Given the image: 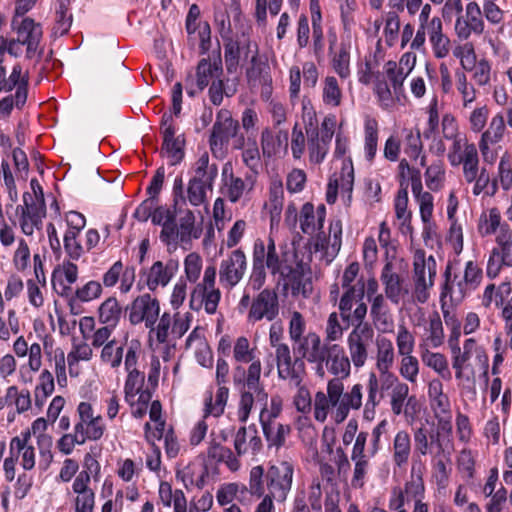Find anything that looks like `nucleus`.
Instances as JSON below:
<instances>
[{
  "label": "nucleus",
  "instance_id": "nucleus-45",
  "mask_svg": "<svg viewBox=\"0 0 512 512\" xmlns=\"http://www.w3.org/2000/svg\"><path fill=\"white\" fill-rule=\"evenodd\" d=\"M223 72L221 58L214 59L213 62L210 59L203 58L198 62L196 67V84L200 91L204 90L213 77L217 79Z\"/></svg>",
  "mask_w": 512,
  "mask_h": 512
},
{
  "label": "nucleus",
  "instance_id": "nucleus-14",
  "mask_svg": "<svg viewBox=\"0 0 512 512\" xmlns=\"http://www.w3.org/2000/svg\"><path fill=\"white\" fill-rule=\"evenodd\" d=\"M247 269V259L241 249L231 251L222 259L219 267V281L223 288L232 289L243 279Z\"/></svg>",
  "mask_w": 512,
  "mask_h": 512
},
{
  "label": "nucleus",
  "instance_id": "nucleus-25",
  "mask_svg": "<svg viewBox=\"0 0 512 512\" xmlns=\"http://www.w3.org/2000/svg\"><path fill=\"white\" fill-rule=\"evenodd\" d=\"M324 358L327 370L334 375L333 378H340L343 381L351 375V357L341 345L329 344L325 349Z\"/></svg>",
  "mask_w": 512,
  "mask_h": 512
},
{
  "label": "nucleus",
  "instance_id": "nucleus-55",
  "mask_svg": "<svg viewBox=\"0 0 512 512\" xmlns=\"http://www.w3.org/2000/svg\"><path fill=\"white\" fill-rule=\"evenodd\" d=\"M55 389V382L53 374L48 370L44 369L41 371L38 377V383L34 389V402L38 408H42Z\"/></svg>",
  "mask_w": 512,
  "mask_h": 512
},
{
  "label": "nucleus",
  "instance_id": "nucleus-22",
  "mask_svg": "<svg viewBox=\"0 0 512 512\" xmlns=\"http://www.w3.org/2000/svg\"><path fill=\"white\" fill-rule=\"evenodd\" d=\"M163 145L162 151L170 160L171 165L180 163L184 157L185 141L182 136H175L172 115L164 113L161 120Z\"/></svg>",
  "mask_w": 512,
  "mask_h": 512
},
{
  "label": "nucleus",
  "instance_id": "nucleus-5",
  "mask_svg": "<svg viewBox=\"0 0 512 512\" xmlns=\"http://www.w3.org/2000/svg\"><path fill=\"white\" fill-rule=\"evenodd\" d=\"M357 430L358 422L355 419L349 420L342 435V442L348 446L355 439L351 451L353 470L350 485L354 489H361L365 486L371 469L369 455L366 453L369 434L366 431H361L356 435Z\"/></svg>",
  "mask_w": 512,
  "mask_h": 512
},
{
  "label": "nucleus",
  "instance_id": "nucleus-43",
  "mask_svg": "<svg viewBox=\"0 0 512 512\" xmlns=\"http://www.w3.org/2000/svg\"><path fill=\"white\" fill-rule=\"evenodd\" d=\"M431 400V408L437 420V427H440L442 434H452V413L449 397L445 394Z\"/></svg>",
  "mask_w": 512,
  "mask_h": 512
},
{
  "label": "nucleus",
  "instance_id": "nucleus-36",
  "mask_svg": "<svg viewBox=\"0 0 512 512\" xmlns=\"http://www.w3.org/2000/svg\"><path fill=\"white\" fill-rule=\"evenodd\" d=\"M426 30L434 56L437 59L447 57L450 52L451 42L449 37L443 32V23L441 18L433 17Z\"/></svg>",
  "mask_w": 512,
  "mask_h": 512
},
{
  "label": "nucleus",
  "instance_id": "nucleus-44",
  "mask_svg": "<svg viewBox=\"0 0 512 512\" xmlns=\"http://www.w3.org/2000/svg\"><path fill=\"white\" fill-rule=\"evenodd\" d=\"M392 461L395 466L401 468L407 465L411 451V437L406 430H399L392 442Z\"/></svg>",
  "mask_w": 512,
  "mask_h": 512
},
{
  "label": "nucleus",
  "instance_id": "nucleus-47",
  "mask_svg": "<svg viewBox=\"0 0 512 512\" xmlns=\"http://www.w3.org/2000/svg\"><path fill=\"white\" fill-rule=\"evenodd\" d=\"M260 424L269 447L279 448L284 445L286 437L291 431L289 425L277 421L260 422Z\"/></svg>",
  "mask_w": 512,
  "mask_h": 512
},
{
  "label": "nucleus",
  "instance_id": "nucleus-54",
  "mask_svg": "<svg viewBox=\"0 0 512 512\" xmlns=\"http://www.w3.org/2000/svg\"><path fill=\"white\" fill-rule=\"evenodd\" d=\"M5 403L14 405L17 413L22 414L27 412L32 407V396L28 389H19L17 386L12 385L6 389L4 397Z\"/></svg>",
  "mask_w": 512,
  "mask_h": 512
},
{
  "label": "nucleus",
  "instance_id": "nucleus-8",
  "mask_svg": "<svg viewBox=\"0 0 512 512\" xmlns=\"http://www.w3.org/2000/svg\"><path fill=\"white\" fill-rule=\"evenodd\" d=\"M192 321V314L189 312L170 314L164 312L150 332L155 333L156 340L166 344L168 348H175L178 339L189 330Z\"/></svg>",
  "mask_w": 512,
  "mask_h": 512
},
{
  "label": "nucleus",
  "instance_id": "nucleus-19",
  "mask_svg": "<svg viewBox=\"0 0 512 512\" xmlns=\"http://www.w3.org/2000/svg\"><path fill=\"white\" fill-rule=\"evenodd\" d=\"M179 269V261L170 258L164 261H155L150 268L141 272L145 284L150 291H155L158 287H166Z\"/></svg>",
  "mask_w": 512,
  "mask_h": 512
},
{
  "label": "nucleus",
  "instance_id": "nucleus-48",
  "mask_svg": "<svg viewBox=\"0 0 512 512\" xmlns=\"http://www.w3.org/2000/svg\"><path fill=\"white\" fill-rule=\"evenodd\" d=\"M381 385L375 373H370L367 380V399L363 406V417L372 420L375 416V409L379 405L382 395L379 394Z\"/></svg>",
  "mask_w": 512,
  "mask_h": 512
},
{
  "label": "nucleus",
  "instance_id": "nucleus-64",
  "mask_svg": "<svg viewBox=\"0 0 512 512\" xmlns=\"http://www.w3.org/2000/svg\"><path fill=\"white\" fill-rule=\"evenodd\" d=\"M505 132V121L502 114L498 113L492 117L487 130H485L480 138L481 143L497 144L499 143Z\"/></svg>",
  "mask_w": 512,
  "mask_h": 512
},
{
  "label": "nucleus",
  "instance_id": "nucleus-51",
  "mask_svg": "<svg viewBox=\"0 0 512 512\" xmlns=\"http://www.w3.org/2000/svg\"><path fill=\"white\" fill-rule=\"evenodd\" d=\"M122 317V307L115 297L104 300L98 308V320L103 325L115 327Z\"/></svg>",
  "mask_w": 512,
  "mask_h": 512
},
{
  "label": "nucleus",
  "instance_id": "nucleus-35",
  "mask_svg": "<svg viewBox=\"0 0 512 512\" xmlns=\"http://www.w3.org/2000/svg\"><path fill=\"white\" fill-rule=\"evenodd\" d=\"M411 190L419 204L421 220L424 224H427L431 221L433 215L434 198L431 193L423 191L420 170H415L412 172Z\"/></svg>",
  "mask_w": 512,
  "mask_h": 512
},
{
  "label": "nucleus",
  "instance_id": "nucleus-15",
  "mask_svg": "<svg viewBox=\"0 0 512 512\" xmlns=\"http://www.w3.org/2000/svg\"><path fill=\"white\" fill-rule=\"evenodd\" d=\"M263 264L272 275L279 274L281 277H290L293 274L296 253L294 250H283L281 255L276 251L273 238L268 239L267 246L263 243Z\"/></svg>",
  "mask_w": 512,
  "mask_h": 512
},
{
  "label": "nucleus",
  "instance_id": "nucleus-34",
  "mask_svg": "<svg viewBox=\"0 0 512 512\" xmlns=\"http://www.w3.org/2000/svg\"><path fill=\"white\" fill-rule=\"evenodd\" d=\"M9 453L21 458V466L24 470H32L36 464V452L30 443V432H23L20 436L13 437L9 444Z\"/></svg>",
  "mask_w": 512,
  "mask_h": 512
},
{
  "label": "nucleus",
  "instance_id": "nucleus-46",
  "mask_svg": "<svg viewBox=\"0 0 512 512\" xmlns=\"http://www.w3.org/2000/svg\"><path fill=\"white\" fill-rule=\"evenodd\" d=\"M509 226L506 222H502L500 211L493 207L484 211L478 220V232L482 237L499 235L502 227Z\"/></svg>",
  "mask_w": 512,
  "mask_h": 512
},
{
  "label": "nucleus",
  "instance_id": "nucleus-56",
  "mask_svg": "<svg viewBox=\"0 0 512 512\" xmlns=\"http://www.w3.org/2000/svg\"><path fill=\"white\" fill-rule=\"evenodd\" d=\"M378 122L375 118L366 116L364 122V153L368 161H372L377 153Z\"/></svg>",
  "mask_w": 512,
  "mask_h": 512
},
{
  "label": "nucleus",
  "instance_id": "nucleus-58",
  "mask_svg": "<svg viewBox=\"0 0 512 512\" xmlns=\"http://www.w3.org/2000/svg\"><path fill=\"white\" fill-rule=\"evenodd\" d=\"M123 357L125 358L124 347L115 339L106 343L100 352V361L112 369L120 367Z\"/></svg>",
  "mask_w": 512,
  "mask_h": 512
},
{
  "label": "nucleus",
  "instance_id": "nucleus-59",
  "mask_svg": "<svg viewBox=\"0 0 512 512\" xmlns=\"http://www.w3.org/2000/svg\"><path fill=\"white\" fill-rule=\"evenodd\" d=\"M455 85L461 97L463 108H470L477 98V91L473 84H471L466 74L461 70L455 72Z\"/></svg>",
  "mask_w": 512,
  "mask_h": 512
},
{
  "label": "nucleus",
  "instance_id": "nucleus-49",
  "mask_svg": "<svg viewBox=\"0 0 512 512\" xmlns=\"http://www.w3.org/2000/svg\"><path fill=\"white\" fill-rule=\"evenodd\" d=\"M375 346L376 369L392 368L395 362V351L392 341L385 336H377Z\"/></svg>",
  "mask_w": 512,
  "mask_h": 512
},
{
  "label": "nucleus",
  "instance_id": "nucleus-50",
  "mask_svg": "<svg viewBox=\"0 0 512 512\" xmlns=\"http://www.w3.org/2000/svg\"><path fill=\"white\" fill-rule=\"evenodd\" d=\"M207 456L213 461L225 463L231 471H237L240 467L237 455H235L230 448L214 440L209 443Z\"/></svg>",
  "mask_w": 512,
  "mask_h": 512
},
{
  "label": "nucleus",
  "instance_id": "nucleus-27",
  "mask_svg": "<svg viewBox=\"0 0 512 512\" xmlns=\"http://www.w3.org/2000/svg\"><path fill=\"white\" fill-rule=\"evenodd\" d=\"M263 448L256 425L240 427L234 436V450L238 456L245 454L257 455Z\"/></svg>",
  "mask_w": 512,
  "mask_h": 512
},
{
  "label": "nucleus",
  "instance_id": "nucleus-40",
  "mask_svg": "<svg viewBox=\"0 0 512 512\" xmlns=\"http://www.w3.org/2000/svg\"><path fill=\"white\" fill-rule=\"evenodd\" d=\"M243 40H234L231 38H225L224 43V59H225V65L226 70L228 73L233 74L237 71L239 67V61H240V55L241 50H246V53L251 51V48L253 46V43L250 41L249 38H245V35L243 34Z\"/></svg>",
  "mask_w": 512,
  "mask_h": 512
},
{
  "label": "nucleus",
  "instance_id": "nucleus-28",
  "mask_svg": "<svg viewBox=\"0 0 512 512\" xmlns=\"http://www.w3.org/2000/svg\"><path fill=\"white\" fill-rule=\"evenodd\" d=\"M90 477L86 472H79L72 484L75 494V512H93L95 507V492L89 487Z\"/></svg>",
  "mask_w": 512,
  "mask_h": 512
},
{
  "label": "nucleus",
  "instance_id": "nucleus-42",
  "mask_svg": "<svg viewBox=\"0 0 512 512\" xmlns=\"http://www.w3.org/2000/svg\"><path fill=\"white\" fill-rule=\"evenodd\" d=\"M263 241L257 239L254 242L252 254V271L247 286L253 291L260 290L266 281V270L263 264Z\"/></svg>",
  "mask_w": 512,
  "mask_h": 512
},
{
  "label": "nucleus",
  "instance_id": "nucleus-1",
  "mask_svg": "<svg viewBox=\"0 0 512 512\" xmlns=\"http://www.w3.org/2000/svg\"><path fill=\"white\" fill-rule=\"evenodd\" d=\"M363 406V385L356 383L345 391L340 378L327 382L326 393L317 391L314 395L313 413L319 423H324L329 413L336 424L344 422L350 411L360 410Z\"/></svg>",
  "mask_w": 512,
  "mask_h": 512
},
{
  "label": "nucleus",
  "instance_id": "nucleus-38",
  "mask_svg": "<svg viewBox=\"0 0 512 512\" xmlns=\"http://www.w3.org/2000/svg\"><path fill=\"white\" fill-rule=\"evenodd\" d=\"M364 297V283L359 280L355 286H349L345 288V292L339 301L340 316L343 321L354 323L352 308L356 307L363 302Z\"/></svg>",
  "mask_w": 512,
  "mask_h": 512
},
{
  "label": "nucleus",
  "instance_id": "nucleus-30",
  "mask_svg": "<svg viewBox=\"0 0 512 512\" xmlns=\"http://www.w3.org/2000/svg\"><path fill=\"white\" fill-rule=\"evenodd\" d=\"M342 245V223L334 220L329 226V237L318 235L315 242V250L323 252V257L330 263L339 253Z\"/></svg>",
  "mask_w": 512,
  "mask_h": 512
},
{
  "label": "nucleus",
  "instance_id": "nucleus-23",
  "mask_svg": "<svg viewBox=\"0 0 512 512\" xmlns=\"http://www.w3.org/2000/svg\"><path fill=\"white\" fill-rule=\"evenodd\" d=\"M12 25L17 33V41L26 45L27 58H33L37 53L40 41L42 39V28L32 18L26 17L17 24L13 19Z\"/></svg>",
  "mask_w": 512,
  "mask_h": 512
},
{
  "label": "nucleus",
  "instance_id": "nucleus-60",
  "mask_svg": "<svg viewBox=\"0 0 512 512\" xmlns=\"http://www.w3.org/2000/svg\"><path fill=\"white\" fill-rule=\"evenodd\" d=\"M421 359L426 366L433 369L444 380H451L452 374L448 367V361L443 354L426 350L422 353Z\"/></svg>",
  "mask_w": 512,
  "mask_h": 512
},
{
  "label": "nucleus",
  "instance_id": "nucleus-11",
  "mask_svg": "<svg viewBox=\"0 0 512 512\" xmlns=\"http://www.w3.org/2000/svg\"><path fill=\"white\" fill-rule=\"evenodd\" d=\"M23 204L16 207L19 215V225L25 235H32L35 229H40L46 216V203L33 200L30 192H24Z\"/></svg>",
  "mask_w": 512,
  "mask_h": 512
},
{
  "label": "nucleus",
  "instance_id": "nucleus-21",
  "mask_svg": "<svg viewBox=\"0 0 512 512\" xmlns=\"http://www.w3.org/2000/svg\"><path fill=\"white\" fill-rule=\"evenodd\" d=\"M380 280L384 286L385 296L391 303L398 305L405 298L411 297L405 278L395 271L391 262H387L384 265Z\"/></svg>",
  "mask_w": 512,
  "mask_h": 512
},
{
  "label": "nucleus",
  "instance_id": "nucleus-32",
  "mask_svg": "<svg viewBox=\"0 0 512 512\" xmlns=\"http://www.w3.org/2000/svg\"><path fill=\"white\" fill-rule=\"evenodd\" d=\"M307 116L309 120L305 123V130L308 137L309 157L311 162L319 164L324 160L329 150V145L319 139L315 113L308 112Z\"/></svg>",
  "mask_w": 512,
  "mask_h": 512
},
{
  "label": "nucleus",
  "instance_id": "nucleus-62",
  "mask_svg": "<svg viewBox=\"0 0 512 512\" xmlns=\"http://www.w3.org/2000/svg\"><path fill=\"white\" fill-rule=\"evenodd\" d=\"M426 341L433 348L441 346L444 342V329L438 312L429 315L428 324L425 327Z\"/></svg>",
  "mask_w": 512,
  "mask_h": 512
},
{
  "label": "nucleus",
  "instance_id": "nucleus-17",
  "mask_svg": "<svg viewBox=\"0 0 512 512\" xmlns=\"http://www.w3.org/2000/svg\"><path fill=\"white\" fill-rule=\"evenodd\" d=\"M279 315L278 295L273 289H263L253 300L247 315L250 323H256L263 319L275 320Z\"/></svg>",
  "mask_w": 512,
  "mask_h": 512
},
{
  "label": "nucleus",
  "instance_id": "nucleus-13",
  "mask_svg": "<svg viewBox=\"0 0 512 512\" xmlns=\"http://www.w3.org/2000/svg\"><path fill=\"white\" fill-rule=\"evenodd\" d=\"M129 321L132 325L145 323L146 328H153L160 314L158 299L149 293L137 296L127 307Z\"/></svg>",
  "mask_w": 512,
  "mask_h": 512
},
{
  "label": "nucleus",
  "instance_id": "nucleus-63",
  "mask_svg": "<svg viewBox=\"0 0 512 512\" xmlns=\"http://www.w3.org/2000/svg\"><path fill=\"white\" fill-rule=\"evenodd\" d=\"M496 246L492 249L498 252L502 261H506V266H512V229L510 226L502 227L497 238H495Z\"/></svg>",
  "mask_w": 512,
  "mask_h": 512
},
{
  "label": "nucleus",
  "instance_id": "nucleus-7",
  "mask_svg": "<svg viewBox=\"0 0 512 512\" xmlns=\"http://www.w3.org/2000/svg\"><path fill=\"white\" fill-rule=\"evenodd\" d=\"M436 274L435 258L432 255L426 258L424 250H416L413 257V291L411 293L414 303L424 304L428 301Z\"/></svg>",
  "mask_w": 512,
  "mask_h": 512
},
{
  "label": "nucleus",
  "instance_id": "nucleus-41",
  "mask_svg": "<svg viewBox=\"0 0 512 512\" xmlns=\"http://www.w3.org/2000/svg\"><path fill=\"white\" fill-rule=\"evenodd\" d=\"M511 293L512 284L509 281L502 282L498 286L493 283L488 284L484 288L481 305L486 309L492 306L499 308L511 298Z\"/></svg>",
  "mask_w": 512,
  "mask_h": 512
},
{
  "label": "nucleus",
  "instance_id": "nucleus-37",
  "mask_svg": "<svg viewBox=\"0 0 512 512\" xmlns=\"http://www.w3.org/2000/svg\"><path fill=\"white\" fill-rule=\"evenodd\" d=\"M368 300L371 303L370 315L376 328L382 332H391L394 323L384 295H375Z\"/></svg>",
  "mask_w": 512,
  "mask_h": 512
},
{
  "label": "nucleus",
  "instance_id": "nucleus-2",
  "mask_svg": "<svg viewBox=\"0 0 512 512\" xmlns=\"http://www.w3.org/2000/svg\"><path fill=\"white\" fill-rule=\"evenodd\" d=\"M293 473V465L287 461L270 466L266 473L262 466H255L250 470L248 490L260 498L267 489L277 502H284L292 487Z\"/></svg>",
  "mask_w": 512,
  "mask_h": 512
},
{
  "label": "nucleus",
  "instance_id": "nucleus-26",
  "mask_svg": "<svg viewBox=\"0 0 512 512\" xmlns=\"http://www.w3.org/2000/svg\"><path fill=\"white\" fill-rule=\"evenodd\" d=\"M254 54L250 60V67L246 70L248 83L252 87L261 86L263 94H269L271 90L272 78L270 75V66L266 60H262L258 55V45L253 44Z\"/></svg>",
  "mask_w": 512,
  "mask_h": 512
},
{
  "label": "nucleus",
  "instance_id": "nucleus-31",
  "mask_svg": "<svg viewBox=\"0 0 512 512\" xmlns=\"http://www.w3.org/2000/svg\"><path fill=\"white\" fill-rule=\"evenodd\" d=\"M221 296V291L216 286H195L190 306L195 310L203 307L207 314L212 315L217 311Z\"/></svg>",
  "mask_w": 512,
  "mask_h": 512
},
{
  "label": "nucleus",
  "instance_id": "nucleus-3",
  "mask_svg": "<svg viewBox=\"0 0 512 512\" xmlns=\"http://www.w3.org/2000/svg\"><path fill=\"white\" fill-rule=\"evenodd\" d=\"M416 57L410 53L402 55L399 65L395 61H388L383 67V72L375 74L374 94L381 106L387 108L393 104V94L389 83L395 93H398L404 84L405 79L413 69Z\"/></svg>",
  "mask_w": 512,
  "mask_h": 512
},
{
  "label": "nucleus",
  "instance_id": "nucleus-16",
  "mask_svg": "<svg viewBox=\"0 0 512 512\" xmlns=\"http://www.w3.org/2000/svg\"><path fill=\"white\" fill-rule=\"evenodd\" d=\"M223 194L231 202L236 203L248 195L254 188L255 176L246 175L245 178L236 176L231 162H226L222 168Z\"/></svg>",
  "mask_w": 512,
  "mask_h": 512
},
{
  "label": "nucleus",
  "instance_id": "nucleus-39",
  "mask_svg": "<svg viewBox=\"0 0 512 512\" xmlns=\"http://www.w3.org/2000/svg\"><path fill=\"white\" fill-rule=\"evenodd\" d=\"M326 215V209L324 205H321L314 210V206L311 203H305L300 211V228L304 234L313 235L316 231L323 228L324 220Z\"/></svg>",
  "mask_w": 512,
  "mask_h": 512
},
{
  "label": "nucleus",
  "instance_id": "nucleus-33",
  "mask_svg": "<svg viewBox=\"0 0 512 512\" xmlns=\"http://www.w3.org/2000/svg\"><path fill=\"white\" fill-rule=\"evenodd\" d=\"M336 42V36L334 35L333 41L330 42V55H331V67L334 72L342 80H346L351 76V50L354 42L340 41L339 47L336 51H333V45Z\"/></svg>",
  "mask_w": 512,
  "mask_h": 512
},
{
  "label": "nucleus",
  "instance_id": "nucleus-61",
  "mask_svg": "<svg viewBox=\"0 0 512 512\" xmlns=\"http://www.w3.org/2000/svg\"><path fill=\"white\" fill-rule=\"evenodd\" d=\"M302 272L303 266L300 263H296V267H293V274L286 278L291 282V290L294 296L301 295L304 298H308L313 289L312 281L310 278H305Z\"/></svg>",
  "mask_w": 512,
  "mask_h": 512
},
{
  "label": "nucleus",
  "instance_id": "nucleus-29",
  "mask_svg": "<svg viewBox=\"0 0 512 512\" xmlns=\"http://www.w3.org/2000/svg\"><path fill=\"white\" fill-rule=\"evenodd\" d=\"M329 343L322 342L320 336L315 332L307 333L303 340L293 345V350L298 354L303 363L306 360L308 363L319 361L325 355V349Z\"/></svg>",
  "mask_w": 512,
  "mask_h": 512
},
{
  "label": "nucleus",
  "instance_id": "nucleus-18",
  "mask_svg": "<svg viewBox=\"0 0 512 512\" xmlns=\"http://www.w3.org/2000/svg\"><path fill=\"white\" fill-rule=\"evenodd\" d=\"M139 353L134 345L127 347L125 352L124 369L127 377L124 384L125 400L133 406V398L144 385L145 375L138 369Z\"/></svg>",
  "mask_w": 512,
  "mask_h": 512
},
{
  "label": "nucleus",
  "instance_id": "nucleus-9",
  "mask_svg": "<svg viewBox=\"0 0 512 512\" xmlns=\"http://www.w3.org/2000/svg\"><path fill=\"white\" fill-rule=\"evenodd\" d=\"M239 130V122L233 119L230 111L221 109L213 124L209 145L212 154L217 158H223L228 149L229 140L236 137Z\"/></svg>",
  "mask_w": 512,
  "mask_h": 512
},
{
  "label": "nucleus",
  "instance_id": "nucleus-57",
  "mask_svg": "<svg viewBox=\"0 0 512 512\" xmlns=\"http://www.w3.org/2000/svg\"><path fill=\"white\" fill-rule=\"evenodd\" d=\"M250 363L247 369L244 389L253 390L256 393L258 401H266L267 394L264 392V389L260 387L261 361L254 359L250 361Z\"/></svg>",
  "mask_w": 512,
  "mask_h": 512
},
{
  "label": "nucleus",
  "instance_id": "nucleus-10",
  "mask_svg": "<svg viewBox=\"0 0 512 512\" xmlns=\"http://www.w3.org/2000/svg\"><path fill=\"white\" fill-rule=\"evenodd\" d=\"M229 396L227 387L217 389L215 398L211 390H208L204 399L203 417L192 429L190 434V443L194 446L199 445L205 438L208 430L206 419L210 416L215 418L223 415Z\"/></svg>",
  "mask_w": 512,
  "mask_h": 512
},
{
  "label": "nucleus",
  "instance_id": "nucleus-24",
  "mask_svg": "<svg viewBox=\"0 0 512 512\" xmlns=\"http://www.w3.org/2000/svg\"><path fill=\"white\" fill-rule=\"evenodd\" d=\"M444 277L445 282L440 294L442 309H444V306L446 305L447 298L451 303L458 304L462 302L466 295L472 291L468 284L464 282L461 274L455 273L452 275V267L450 264L446 266Z\"/></svg>",
  "mask_w": 512,
  "mask_h": 512
},
{
  "label": "nucleus",
  "instance_id": "nucleus-52",
  "mask_svg": "<svg viewBox=\"0 0 512 512\" xmlns=\"http://www.w3.org/2000/svg\"><path fill=\"white\" fill-rule=\"evenodd\" d=\"M322 102L329 107L336 108L342 103L343 92L335 76H326L321 83Z\"/></svg>",
  "mask_w": 512,
  "mask_h": 512
},
{
  "label": "nucleus",
  "instance_id": "nucleus-12",
  "mask_svg": "<svg viewBox=\"0 0 512 512\" xmlns=\"http://www.w3.org/2000/svg\"><path fill=\"white\" fill-rule=\"evenodd\" d=\"M413 439L414 453L419 457L432 453L433 448H436L437 454H442L452 446V434L449 436L442 434L440 427H437L435 432H431L421 425L413 430Z\"/></svg>",
  "mask_w": 512,
  "mask_h": 512
},
{
  "label": "nucleus",
  "instance_id": "nucleus-20",
  "mask_svg": "<svg viewBox=\"0 0 512 512\" xmlns=\"http://www.w3.org/2000/svg\"><path fill=\"white\" fill-rule=\"evenodd\" d=\"M480 6L476 2H469L465 8V15L456 18L454 30L460 40H467L472 34L481 35L484 32Z\"/></svg>",
  "mask_w": 512,
  "mask_h": 512
},
{
  "label": "nucleus",
  "instance_id": "nucleus-4",
  "mask_svg": "<svg viewBox=\"0 0 512 512\" xmlns=\"http://www.w3.org/2000/svg\"><path fill=\"white\" fill-rule=\"evenodd\" d=\"M368 307L366 303H360L353 310V319L356 324L347 336V348L355 368H362L368 358L372 345L375 343V332L372 326L364 322Z\"/></svg>",
  "mask_w": 512,
  "mask_h": 512
},
{
  "label": "nucleus",
  "instance_id": "nucleus-6",
  "mask_svg": "<svg viewBox=\"0 0 512 512\" xmlns=\"http://www.w3.org/2000/svg\"><path fill=\"white\" fill-rule=\"evenodd\" d=\"M283 327L281 323H273L269 329V343L275 350L278 376L291 386L302 383L305 375V364L300 359H293L290 347L282 342Z\"/></svg>",
  "mask_w": 512,
  "mask_h": 512
},
{
  "label": "nucleus",
  "instance_id": "nucleus-53",
  "mask_svg": "<svg viewBox=\"0 0 512 512\" xmlns=\"http://www.w3.org/2000/svg\"><path fill=\"white\" fill-rule=\"evenodd\" d=\"M8 86L9 92L16 88L15 92V102L16 107H22L27 100V87H28V78L26 76H22V67L19 64H16L8 77Z\"/></svg>",
  "mask_w": 512,
  "mask_h": 512
}]
</instances>
